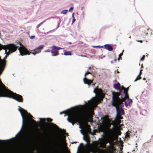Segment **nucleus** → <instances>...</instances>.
I'll use <instances>...</instances> for the list:
<instances>
[{
  "mask_svg": "<svg viewBox=\"0 0 153 153\" xmlns=\"http://www.w3.org/2000/svg\"><path fill=\"white\" fill-rule=\"evenodd\" d=\"M40 120L41 121H43V122H45V118H40Z\"/></svg>",
  "mask_w": 153,
  "mask_h": 153,
  "instance_id": "obj_38",
  "label": "nucleus"
},
{
  "mask_svg": "<svg viewBox=\"0 0 153 153\" xmlns=\"http://www.w3.org/2000/svg\"><path fill=\"white\" fill-rule=\"evenodd\" d=\"M34 38V36H32L30 37V38L31 39H33Z\"/></svg>",
  "mask_w": 153,
  "mask_h": 153,
  "instance_id": "obj_43",
  "label": "nucleus"
},
{
  "mask_svg": "<svg viewBox=\"0 0 153 153\" xmlns=\"http://www.w3.org/2000/svg\"><path fill=\"white\" fill-rule=\"evenodd\" d=\"M114 60L115 62H116L117 60V59H116V55L115 54H114Z\"/></svg>",
  "mask_w": 153,
  "mask_h": 153,
  "instance_id": "obj_40",
  "label": "nucleus"
},
{
  "mask_svg": "<svg viewBox=\"0 0 153 153\" xmlns=\"http://www.w3.org/2000/svg\"><path fill=\"white\" fill-rule=\"evenodd\" d=\"M141 68H143V64H142V65H141Z\"/></svg>",
  "mask_w": 153,
  "mask_h": 153,
  "instance_id": "obj_46",
  "label": "nucleus"
},
{
  "mask_svg": "<svg viewBox=\"0 0 153 153\" xmlns=\"http://www.w3.org/2000/svg\"><path fill=\"white\" fill-rule=\"evenodd\" d=\"M120 92H116L114 91H112V100L111 101V102H113V96L114 94L116 95L115 93H117L118 94H117L118 97V98H120V97H123L125 95V92L126 91L125 90V88L123 86H122L121 87L120 89H119Z\"/></svg>",
  "mask_w": 153,
  "mask_h": 153,
  "instance_id": "obj_8",
  "label": "nucleus"
},
{
  "mask_svg": "<svg viewBox=\"0 0 153 153\" xmlns=\"http://www.w3.org/2000/svg\"><path fill=\"white\" fill-rule=\"evenodd\" d=\"M22 128H21V130H20V131L16 135V137H18L19 135V134L21 133V131L22 130Z\"/></svg>",
  "mask_w": 153,
  "mask_h": 153,
  "instance_id": "obj_33",
  "label": "nucleus"
},
{
  "mask_svg": "<svg viewBox=\"0 0 153 153\" xmlns=\"http://www.w3.org/2000/svg\"><path fill=\"white\" fill-rule=\"evenodd\" d=\"M51 50L54 51H57L56 50H59L62 49L61 48L55 46H53L51 47Z\"/></svg>",
  "mask_w": 153,
  "mask_h": 153,
  "instance_id": "obj_18",
  "label": "nucleus"
},
{
  "mask_svg": "<svg viewBox=\"0 0 153 153\" xmlns=\"http://www.w3.org/2000/svg\"><path fill=\"white\" fill-rule=\"evenodd\" d=\"M19 45L20 47L19 48V50L20 54L22 56L26 55H30L31 53H32L35 55L37 53L36 52L33 51V52H30L28 51L21 43H19Z\"/></svg>",
  "mask_w": 153,
  "mask_h": 153,
  "instance_id": "obj_7",
  "label": "nucleus"
},
{
  "mask_svg": "<svg viewBox=\"0 0 153 153\" xmlns=\"http://www.w3.org/2000/svg\"><path fill=\"white\" fill-rule=\"evenodd\" d=\"M143 71V70L142 69H141V70H140V71H141V72H142V71Z\"/></svg>",
  "mask_w": 153,
  "mask_h": 153,
  "instance_id": "obj_49",
  "label": "nucleus"
},
{
  "mask_svg": "<svg viewBox=\"0 0 153 153\" xmlns=\"http://www.w3.org/2000/svg\"><path fill=\"white\" fill-rule=\"evenodd\" d=\"M73 8H74V7H71L69 10V11H71V10H72L73 9Z\"/></svg>",
  "mask_w": 153,
  "mask_h": 153,
  "instance_id": "obj_39",
  "label": "nucleus"
},
{
  "mask_svg": "<svg viewBox=\"0 0 153 153\" xmlns=\"http://www.w3.org/2000/svg\"><path fill=\"white\" fill-rule=\"evenodd\" d=\"M103 46H102L100 47L99 46H93V48H103Z\"/></svg>",
  "mask_w": 153,
  "mask_h": 153,
  "instance_id": "obj_36",
  "label": "nucleus"
},
{
  "mask_svg": "<svg viewBox=\"0 0 153 153\" xmlns=\"http://www.w3.org/2000/svg\"><path fill=\"white\" fill-rule=\"evenodd\" d=\"M142 74V72H141V71H140V72L139 74V75H140V76H141V75Z\"/></svg>",
  "mask_w": 153,
  "mask_h": 153,
  "instance_id": "obj_44",
  "label": "nucleus"
},
{
  "mask_svg": "<svg viewBox=\"0 0 153 153\" xmlns=\"http://www.w3.org/2000/svg\"><path fill=\"white\" fill-rule=\"evenodd\" d=\"M59 130H62V129H61V128L59 129Z\"/></svg>",
  "mask_w": 153,
  "mask_h": 153,
  "instance_id": "obj_56",
  "label": "nucleus"
},
{
  "mask_svg": "<svg viewBox=\"0 0 153 153\" xmlns=\"http://www.w3.org/2000/svg\"><path fill=\"white\" fill-rule=\"evenodd\" d=\"M43 24V22H41L37 26V28H38L41 25Z\"/></svg>",
  "mask_w": 153,
  "mask_h": 153,
  "instance_id": "obj_37",
  "label": "nucleus"
},
{
  "mask_svg": "<svg viewBox=\"0 0 153 153\" xmlns=\"http://www.w3.org/2000/svg\"><path fill=\"white\" fill-rule=\"evenodd\" d=\"M117 73H119V71H118V72H117Z\"/></svg>",
  "mask_w": 153,
  "mask_h": 153,
  "instance_id": "obj_58",
  "label": "nucleus"
},
{
  "mask_svg": "<svg viewBox=\"0 0 153 153\" xmlns=\"http://www.w3.org/2000/svg\"><path fill=\"white\" fill-rule=\"evenodd\" d=\"M50 124L51 126H54L55 127H56V128H58V126L56 124H54L53 123H50Z\"/></svg>",
  "mask_w": 153,
  "mask_h": 153,
  "instance_id": "obj_29",
  "label": "nucleus"
},
{
  "mask_svg": "<svg viewBox=\"0 0 153 153\" xmlns=\"http://www.w3.org/2000/svg\"><path fill=\"white\" fill-rule=\"evenodd\" d=\"M111 63H113V62L112 61H111Z\"/></svg>",
  "mask_w": 153,
  "mask_h": 153,
  "instance_id": "obj_55",
  "label": "nucleus"
},
{
  "mask_svg": "<svg viewBox=\"0 0 153 153\" xmlns=\"http://www.w3.org/2000/svg\"><path fill=\"white\" fill-rule=\"evenodd\" d=\"M84 140H85L87 142L88 141H87V140H86L85 139H84Z\"/></svg>",
  "mask_w": 153,
  "mask_h": 153,
  "instance_id": "obj_50",
  "label": "nucleus"
},
{
  "mask_svg": "<svg viewBox=\"0 0 153 153\" xmlns=\"http://www.w3.org/2000/svg\"><path fill=\"white\" fill-rule=\"evenodd\" d=\"M119 118H120V117H121V116L120 115H119Z\"/></svg>",
  "mask_w": 153,
  "mask_h": 153,
  "instance_id": "obj_53",
  "label": "nucleus"
},
{
  "mask_svg": "<svg viewBox=\"0 0 153 153\" xmlns=\"http://www.w3.org/2000/svg\"><path fill=\"white\" fill-rule=\"evenodd\" d=\"M75 21V20H74L73 21V22L74 21Z\"/></svg>",
  "mask_w": 153,
  "mask_h": 153,
  "instance_id": "obj_54",
  "label": "nucleus"
},
{
  "mask_svg": "<svg viewBox=\"0 0 153 153\" xmlns=\"http://www.w3.org/2000/svg\"><path fill=\"white\" fill-rule=\"evenodd\" d=\"M137 41L139 42H140V43H142L143 41L141 40H137Z\"/></svg>",
  "mask_w": 153,
  "mask_h": 153,
  "instance_id": "obj_41",
  "label": "nucleus"
},
{
  "mask_svg": "<svg viewBox=\"0 0 153 153\" xmlns=\"http://www.w3.org/2000/svg\"><path fill=\"white\" fill-rule=\"evenodd\" d=\"M115 94H114L113 100L111 103V105L113 106L114 107L117 109L120 106L122 107V105L123 104V102H125L126 100H127L128 103L125 102V105L127 107L128 105L131 103L133 102L132 100L129 99V95H124V96L120 97V98L118 97L117 94L118 93H115Z\"/></svg>",
  "mask_w": 153,
  "mask_h": 153,
  "instance_id": "obj_2",
  "label": "nucleus"
},
{
  "mask_svg": "<svg viewBox=\"0 0 153 153\" xmlns=\"http://www.w3.org/2000/svg\"><path fill=\"white\" fill-rule=\"evenodd\" d=\"M149 30H150V29L149 28H147L146 30H144V31L143 32V34L141 35L142 36L145 35L146 36L148 34V31Z\"/></svg>",
  "mask_w": 153,
  "mask_h": 153,
  "instance_id": "obj_17",
  "label": "nucleus"
},
{
  "mask_svg": "<svg viewBox=\"0 0 153 153\" xmlns=\"http://www.w3.org/2000/svg\"><path fill=\"white\" fill-rule=\"evenodd\" d=\"M114 88L118 90L120 89L121 86L120 83L119 82H117L116 84H114Z\"/></svg>",
  "mask_w": 153,
  "mask_h": 153,
  "instance_id": "obj_15",
  "label": "nucleus"
},
{
  "mask_svg": "<svg viewBox=\"0 0 153 153\" xmlns=\"http://www.w3.org/2000/svg\"><path fill=\"white\" fill-rule=\"evenodd\" d=\"M51 55L53 56H56L59 55V52L57 51H54L51 50Z\"/></svg>",
  "mask_w": 153,
  "mask_h": 153,
  "instance_id": "obj_14",
  "label": "nucleus"
},
{
  "mask_svg": "<svg viewBox=\"0 0 153 153\" xmlns=\"http://www.w3.org/2000/svg\"><path fill=\"white\" fill-rule=\"evenodd\" d=\"M145 55H144L140 59L141 61H143L145 59Z\"/></svg>",
  "mask_w": 153,
  "mask_h": 153,
  "instance_id": "obj_34",
  "label": "nucleus"
},
{
  "mask_svg": "<svg viewBox=\"0 0 153 153\" xmlns=\"http://www.w3.org/2000/svg\"><path fill=\"white\" fill-rule=\"evenodd\" d=\"M141 79V76L139 75L134 80V81L136 82L138 80H140Z\"/></svg>",
  "mask_w": 153,
  "mask_h": 153,
  "instance_id": "obj_24",
  "label": "nucleus"
},
{
  "mask_svg": "<svg viewBox=\"0 0 153 153\" xmlns=\"http://www.w3.org/2000/svg\"><path fill=\"white\" fill-rule=\"evenodd\" d=\"M95 97H94L92 98V99L95 100Z\"/></svg>",
  "mask_w": 153,
  "mask_h": 153,
  "instance_id": "obj_47",
  "label": "nucleus"
},
{
  "mask_svg": "<svg viewBox=\"0 0 153 153\" xmlns=\"http://www.w3.org/2000/svg\"><path fill=\"white\" fill-rule=\"evenodd\" d=\"M93 113V111H92V113Z\"/></svg>",
  "mask_w": 153,
  "mask_h": 153,
  "instance_id": "obj_57",
  "label": "nucleus"
},
{
  "mask_svg": "<svg viewBox=\"0 0 153 153\" xmlns=\"http://www.w3.org/2000/svg\"><path fill=\"white\" fill-rule=\"evenodd\" d=\"M104 48L108 51H111L113 50V47L109 44H106L104 45Z\"/></svg>",
  "mask_w": 153,
  "mask_h": 153,
  "instance_id": "obj_12",
  "label": "nucleus"
},
{
  "mask_svg": "<svg viewBox=\"0 0 153 153\" xmlns=\"http://www.w3.org/2000/svg\"><path fill=\"white\" fill-rule=\"evenodd\" d=\"M44 45H40L38 48L39 49H40H40H42L43 48V47H44Z\"/></svg>",
  "mask_w": 153,
  "mask_h": 153,
  "instance_id": "obj_31",
  "label": "nucleus"
},
{
  "mask_svg": "<svg viewBox=\"0 0 153 153\" xmlns=\"http://www.w3.org/2000/svg\"><path fill=\"white\" fill-rule=\"evenodd\" d=\"M148 55H147L146 56H147Z\"/></svg>",
  "mask_w": 153,
  "mask_h": 153,
  "instance_id": "obj_59",
  "label": "nucleus"
},
{
  "mask_svg": "<svg viewBox=\"0 0 153 153\" xmlns=\"http://www.w3.org/2000/svg\"><path fill=\"white\" fill-rule=\"evenodd\" d=\"M50 131H47V132L46 131V132H44V135H45V136H48V135H49V133L50 132Z\"/></svg>",
  "mask_w": 153,
  "mask_h": 153,
  "instance_id": "obj_26",
  "label": "nucleus"
},
{
  "mask_svg": "<svg viewBox=\"0 0 153 153\" xmlns=\"http://www.w3.org/2000/svg\"><path fill=\"white\" fill-rule=\"evenodd\" d=\"M115 128L114 126L111 129L109 128H107L105 130L103 127L102 126H98V132H103V134L108 140L114 134Z\"/></svg>",
  "mask_w": 153,
  "mask_h": 153,
  "instance_id": "obj_6",
  "label": "nucleus"
},
{
  "mask_svg": "<svg viewBox=\"0 0 153 153\" xmlns=\"http://www.w3.org/2000/svg\"><path fill=\"white\" fill-rule=\"evenodd\" d=\"M124 51V50H123V52L119 54V57L118 59V61H119L120 59H122V57L121 56L123 55V52Z\"/></svg>",
  "mask_w": 153,
  "mask_h": 153,
  "instance_id": "obj_22",
  "label": "nucleus"
},
{
  "mask_svg": "<svg viewBox=\"0 0 153 153\" xmlns=\"http://www.w3.org/2000/svg\"><path fill=\"white\" fill-rule=\"evenodd\" d=\"M62 131H63V132L64 133H65V132H66V130H64V129H63V130H62Z\"/></svg>",
  "mask_w": 153,
  "mask_h": 153,
  "instance_id": "obj_45",
  "label": "nucleus"
},
{
  "mask_svg": "<svg viewBox=\"0 0 153 153\" xmlns=\"http://www.w3.org/2000/svg\"><path fill=\"white\" fill-rule=\"evenodd\" d=\"M30 145L29 141H28L25 147L16 148L7 150L6 152L0 150V153H33V151L29 148Z\"/></svg>",
  "mask_w": 153,
  "mask_h": 153,
  "instance_id": "obj_4",
  "label": "nucleus"
},
{
  "mask_svg": "<svg viewBox=\"0 0 153 153\" xmlns=\"http://www.w3.org/2000/svg\"><path fill=\"white\" fill-rule=\"evenodd\" d=\"M33 51L36 52L37 53H39L41 52V50L38 49V48H36L34 50H33Z\"/></svg>",
  "mask_w": 153,
  "mask_h": 153,
  "instance_id": "obj_23",
  "label": "nucleus"
},
{
  "mask_svg": "<svg viewBox=\"0 0 153 153\" xmlns=\"http://www.w3.org/2000/svg\"><path fill=\"white\" fill-rule=\"evenodd\" d=\"M114 128H115V130L114 131V134L109 139H108V140H107V143H110V144H111V143H110V140L112 137L115 134H116L117 136L118 135H120L121 133L120 131V130H117V131H116V128L114 127Z\"/></svg>",
  "mask_w": 153,
  "mask_h": 153,
  "instance_id": "obj_10",
  "label": "nucleus"
},
{
  "mask_svg": "<svg viewBox=\"0 0 153 153\" xmlns=\"http://www.w3.org/2000/svg\"><path fill=\"white\" fill-rule=\"evenodd\" d=\"M64 55L66 56H70L71 55V53L70 51H65L64 52Z\"/></svg>",
  "mask_w": 153,
  "mask_h": 153,
  "instance_id": "obj_21",
  "label": "nucleus"
},
{
  "mask_svg": "<svg viewBox=\"0 0 153 153\" xmlns=\"http://www.w3.org/2000/svg\"><path fill=\"white\" fill-rule=\"evenodd\" d=\"M119 108V107L117 109L116 108L118 113L119 114H120L121 115H124L125 114V112L124 110L122 108H121L120 110H119V111H118V110Z\"/></svg>",
  "mask_w": 153,
  "mask_h": 153,
  "instance_id": "obj_16",
  "label": "nucleus"
},
{
  "mask_svg": "<svg viewBox=\"0 0 153 153\" xmlns=\"http://www.w3.org/2000/svg\"><path fill=\"white\" fill-rule=\"evenodd\" d=\"M94 103V100H90L88 101V102L86 103V105L88 107H90L93 105Z\"/></svg>",
  "mask_w": 153,
  "mask_h": 153,
  "instance_id": "obj_13",
  "label": "nucleus"
},
{
  "mask_svg": "<svg viewBox=\"0 0 153 153\" xmlns=\"http://www.w3.org/2000/svg\"><path fill=\"white\" fill-rule=\"evenodd\" d=\"M92 77L93 79H89L86 77H84L83 79L84 83L89 86L91 83H93V81L94 80V75L92 76Z\"/></svg>",
  "mask_w": 153,
  "mask_h": 153,
  "instance_id": "obj_9",
  "label": "nucleus"
},
{
  "mask_svg": "<svg viewBox=\"0 0 153 153\" xmlns=\"http://www.w3.org/2000/svg\"><path fill=\"white\" fill-rule=\"evenodd\" d=\"M53 144L55 147H57L60 144V141L58 138H56L54 141Z\"/></svg>",
  "mask_w": 153,
  "mask_h": 153,
  "instance_id": "obj_11",
  "label": "nucleus"
},
{
  "mask_svg": "<svg viewBox=\"0 0 153 153\" xmlns=\"http://www.w3.org/2000/svg\"><path fill=\"white\" fill-rule=\"evenodd\" d=\"M89 69H91V67H89Z\"/></svg>",
  "mask_w": 153,
  "mask_h": 153,
  "instance_id": "obj_52",
  "label": "nucleus"
},
{
  "mask_svg": "<svg viewBox=\"0 0 153 153\" xmlns=\"http://www.w3.org/2000/svg\"><path fill=\"white\" fill-rule=\"evenodd\" d=\"M125 137L126 138H129L130 137L129 133L128 131L126 132Z\"/></svg>",
  "mask_w": 153,
  "mask_h": 153,
  "instance_id": "obj_25",
  "label": "nucleus"
},
{
  "mask_svg": "<svg viewBox=\"0 0 153 153\" xmlns=\"http://www.w3.org/2000/svg\"><path fill=\"white\" fill-rule=\"evenodd\" d=\"M101 91V89H99L97 87L94 89V92L96 94V95H97V93H100V91Z\"/></svg>",
  "mask_w": 153,
  "mask_h": 153,
  "instance_id": "obj_19",
  "label": "nucleus"
},
{
  "mask_svg": "<svg viewBox=\"0 0 153 153\" xmlns=\"http://www.w3.org/2000/svg\"><path fill=\"white\" fill-rule=\"evenodd\" d=\"M97 132V130H96V129H94V131L93 132V133L92 134L93 135H94L95 134V132Z\"/></svg>",
  "mask_w": 153,
  "mask_h": 153,
  "instance_id": "obj_35",
  "label": "nucleus"
},
{
  "mask_svg": "<svg viewBox=\"0 0 153 153\" xmlns=\"http://www.w3.org/2000/svg\"><path fill=\"white\" fill-rule=\"evenodd\" d=\"M143 79V80H146V78H144Z\"/></svg>",
  "mask_w": 153,
  "mask_h": 153,
  "instance_id": "obj_48",
  "label": "nucleus"
},
{
  "mask_svg": "<svg viewBox=\"0 0 153 153\" xmlns=\"http://www.w3.org/2000/svg\"><path fill=\"white\" fill-rule=\"evenodd\" d=\"M83 144L82 143H81L80 144V145H82ZM80 147V146H79L78 147V150L79 149Z\"/></svg>",
  "mask_w": 153,
  "mask_h": 153,
  "instance_id": "obj_42",
  "label": "nucleus"
},
{
  "mask_svg": "<svg viewBox=\"0 0 153 153\" xmlns=\"http://www.w3.org/2000/svg\"><path fill=\"white\" fill-rule=\"evenodd\" d=\"M92 74L89 72H88V71H87V72H86L85 74V77H86V76L88 74Z\"/></svg>",
  "mask_w": 153,
  "mask_h": 153,
  "instance_id": "obj_32",
  "label": "nucleus"
},
{
  "mask_svg": "<svg viewBox=\"0 0 153 153\" xmlns=\"http://www.w3.org/2000/svg\"><path fill=\"white\" fill-rule=\"evenodd\" d=\"M71 111V110L70 109H67L66 111L60 112V114H65V116L67 115L68 117L67 119L68 121L71 123L73 125L77 122L80 123L82 121V119L80 114L76 112L70 113Z\"/></svg>",
  "mask_w": 153,
  "mask_h": 153,
  "instance_id": "obj_3",
  "label": "nucleus"
},
{
  "mask_svg": "<svg viewBox=\"0 0 153 153\" xmlns=\"http://www.w3.org/2000/svg\"><path fill=\"white\" fill-rule=\"evenodd\" d=\"M83 9V7H82V8H81V10H82Z\"/></svg>",
  "mask_w": 153,
  "mask_h": 153,
  "instance_id": "obj_51",
  "label": "nucleus"
},
{
  "mask_svg": "<svg viewBox=\"0 0 153 153\" xmlns=\"http://www.w3.org/2000/svg\"><path fill=\"white\" fill-rule=\"evenodd\" d=\"M102 119L103 120V122H105L108 119V117L107 115H106L105 117H102Z\"/></svg>",
  "mask_w": 153,
  "mask_h": 153,
  "instance_id": "obj_20",
  "label": "nucleus"
},
{
  "mask_svg": "<svg viewBox=\"0 0 153 153\" xmlns=\"http://www.w3.org/2000/svg\"><path fill=\"white\" fill-rule=\"evenodd\" d=\"M46 120L48 122H51L53 120L52 119L50 118H48L46 119Z\"/></svg>",
  "mask_w": 153,
  "mask_h": 153,
  "instance_id": "obj_28",
  "label": "nucleus"
},
{
  "mask_svg": "<svg viewBox=\"0 0 153 153\" xmlns=\"http://www.w3.org/2000/svg\"><path fill=\"white\" fill-rule=\"evenodd\" d=\"M0 97H7L12 98L19 102H22L23 99L22 96L14 93L12 91L6 88L5 85L0 80Z\"/></svg>",
  "mask_w": 153,
  "mask_h": 153,
  "instance_id": "obj_1",
  "label": "nucleus"
},
{
  "mask_svg": "<svg viewBox=\"0 0 153 153\" xmlns=\"http://www.w3.org/2000/svg\"><path fill=\"white\" fill-rule=\"evenodd\" d=\"M68 11L67 10H65L62 11L61 12V13H62L63 14H65Z\"/></svg>",
  "mask_w": 153,
  "mask_h": 153,
  "instance_id": "obj_30",
  "label": "nucleus"
},
{
  "mask_svg": "<svg viewBox=\"0 0 153 153\" xmlns=\"http://www.w3.org/2000/svg\"><path fill=\"white\" fill-rule=\"evenodd\" d=\"M129 87L127 88H125V90L126 91V92H125V95H127V94H128V90Z\"/></svg>",
  "mask_w": 153,
  "mask_h": 153,
  "instance_id": "obj_27",
  "label": "nucleus"
},
{
  "mask_svg": "<svg viewBox=\"0 0 153 153\" xmlns=\"http://www.w3.org/2000/svg\"><path fill=\"white\" fill-rule=\"evenodd\" d=\"M19 108L18 109V110L20 112L22 116L23 124L24 123H25L27 124L29 123L31 119L34 122L36 123L35 120L32 119L33 117L31 115L28 113L27 111L21 108L20 106H19Z\"/></svg>",
  "mask_w": 153,
  "mask_h": 153,
  "instance_id": "obj_5",
  "label": "nucleus"
}]
</instances>
